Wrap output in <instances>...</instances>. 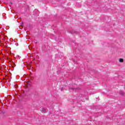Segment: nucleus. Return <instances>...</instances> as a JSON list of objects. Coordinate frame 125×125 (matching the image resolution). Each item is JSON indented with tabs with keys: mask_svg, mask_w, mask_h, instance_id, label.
<instances>
[{
	"mask_svg": "<svg viewBox=\"0 0 125 125\" xmlns=\"http://www.w3.org/2000/svg\"><path fill=\"white\" fill-rule=\"evenodd\" d=\"M119 62L120 63H123V62H124V59H123L122 58L119 59Z\"/></svg>",
	"mask_w": 125,
	"mask_h": 125,
	"instance_id": "nucleus-1",
	"label": "nucleus"
},
{
	"mask_svg": "<svg viewBox=\"0 0 125 125\" xmlns=\"http://www.w3.org/2000/svg\"><path fill=\"white\" fill-rule=\"evenodd\" d=\"M46 112V109H45V108H43L42 109V113H45Z\"/></svg>",
	"mask_w": 125,
	"mask_h": 125,
	"instance_id": "nucleus-2",
	"label": "nucleus"
}]
</instances>
